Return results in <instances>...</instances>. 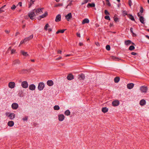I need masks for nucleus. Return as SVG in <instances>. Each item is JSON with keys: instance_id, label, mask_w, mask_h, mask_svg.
<instances>
[{"instance_id": "obj_1", "label": "nucleus", "mask_w": 149, "mask_h": 149, "mask_svg": "<svg viewBox=\"0 0 149 149\" xmlns=\"http://www.w3.org/2000/svg\"><path fill=\"white\" fill-rule=\"evenodd\" d=\"M29 16L30 17V18L32 20L34 19V17L36 16V15L35 13V12L33 11H31L29 13H28Z\"/></svg>"}, {"instance_id": "obj_2", "label": "nucleus", "mask_w": 149, "mask_h": 149, "mask_svg": "<svg viewBox=\"0 0 149 149\" xmlns=\"http://www.w3.org/2000/svg\"><path fill=\"white\" fill-rule=\"evenodd\" d=\"M45 86L44 84L42 82L40 83L38 85V89L39 90L41 91L42 90Z\"/></svg>"}, {"instance_id": "obj_3", "label": "nucleus", "mask_w": 149, "mask_h": 149, "mask_svg": "<svg viewBox=\"0 0 149 149\" xmlns=\"http://www.w3.org/2000/svg\"><path fill=\"white\" fill-rule=\"evenodd\" d=\"M21 86L23 88H26L28 87L29 85L27 81H24L22 82Z\"/></svg>"}, {"instance_id": "obj_4", "label": "nucleus", "mask_w": 149, "mask_h": 149, "mask_svg": "<svg viewBox=\"0 0 149 149\" xmlns=\"http://www.w3.org/2000/svg\"><path fill=\"white\" fill-rule=\"evenodd\" d=\"M42 8H38L37 9H34L33 10V11H34V12H35V14L36 15H38V14H40L41 12H42Z\"/></svg>"}, {"instance_id": "obj_5", "label": "nucleus", "mask_w": 149, "mask_h": 149, "mask_svg": "<svg viewBox=\"0 0 149 149\" xmlns=\"http://www.w3.org/2000/svg\"><path fill=\"white\" fill-rule=\"evenodd\" d=\"M141 91L142 93H146L148 90L147 87L145 86H142L140 88Z\"/></svg>"}, {"instance_id": "obj_6", "label": "nucleus", "mask_w": 149, "mask_h": 149, "mask_svg": "<svg viewBox=\"0 0 149 149\" xmlns=\"http://www.w3.org/2000/svg\"><path fill=\"white\" fill-rule=\"evenodd\" d=\"M119 101L118 100H115L112 102V105L113 106L116 107L118 106L119 104Z\"/></svg>"}, {"instance_id": "obj_7", "label": "nucleus", "mask_w": 149, "mask_h": 149, "mask_svg": "<svg viewBox=\"0 0 149 149\" xmlns=\"http://www.w3.org/2000/svg\"><path fill=\"white\" fill-rule=\"evenodd\" d=\"M72 17V14L71 13H69L65 16V19L67 21H69L70 20Z\"/></svg>"}, {"instance_id": "obj_8", "label": "nucleus", "mask_w": 149, "mask_h": 149, "mask_svg": "<svg viewBox=\"0 0 149 149\" xmlns=\"http://www.w3.org/2000/svg\"><path fill=\"white\" fill-rule=\"evenodd\" d=\"M8 86L11 88H14L15 86V83L13 82H10L8 83Z\"/></svg>"}, {"instance_id": "obj_9", "label": "nucleus", "mask_w": 149, "mask_h": 149, "mask_svg": "<svg viewBox=\"0 0 149 149\" xmlns=\"http://www.w3.org/2000/svg\"><path fill=\"white\" fill-rule=\"evenodd\" d=\"M12 108L13 109H16L18 107V104L16 103H14L12 104Z\"/></svg>"}, {"instance_id": "obj_10", "label": "nucleus", "mask_w": 149, "mask_h": 149, "mask_svg": "<svg viewBox=\"0 0 149 149\" xmlns=\"http://www.w3.org/2000/svg\"><path fill=\"white\" fill-rule=\"evenodd\" d=\"M58 120L59 121H62L64 119L65 116L62 114H60L58 116Z\"/></svg>"}, {"instance_id": "obj_11", "label": "nucleus", "mask_w": 149, "mask_h": 149, "mask_svg": "<svg viewBox=\"0 0 149 149\" xmlns=\"http://www.w3.org/2000/svg\"><path fill=\"white\" fill-rule=\"evenodd\" d=\"M134 86V84L132 83L128 84L127 85V88L129 89L132 88Z\"/></svg>"}, {"instance_id": "obj_12", "label": "nucleus", "mask_w": 149, "mask_h": 149, "mask_svg": "<svg viewBox=\"0 0 149 149\" xmlns=\"http://www.w3.org/2000/svg\"><path fill=\"white\" fill-rule=\"evenodd\" d=\"M48 15V13L47 12H45V13L42 14V15L40 16L38 18V19H40L41 18H43L46 17Z\"/></svg>"}, {"instance_id": "obj_13", "label": "nucleus", "mask_w": 149, "mask_h": 149, "mask_svg": "<svg viewBox=\"0 0 149 149\" xmlns=\"http://www.w3.org/2000/svg\"><path fill=\"white\" fill-rule=\"evenodd\" d=\"M29 88L31 90L33 91L36 88V86L33 84H31L29 86Z\"/></svg>"}, {"instance_id": "obj_14", "label": "nucleus", "mask_w": 149, "mask_h": 149, "mask_svg": "<svg viewBox=\"0 0 149 149\" xmlns=\"http://www.w3.org/2000/svg\"><path fill=\"white\" fill-rule=\"evenodd\" d=\"M61 20V15L60 14L58 15L56 17L55 21L56 22H58Z\"/></svg>"}, {"instance_id": "obj_15", "label": "nucleus", "mask_w": 149, "mask_h": 149, "mask_svg": "<svg viewBox=\"0 0 149 149\" xmlns=\"http://www.w3.org/2000/svg\"><path fill=\"white\" fill-rule=\"evenodd\" d=\"M33 35L32 34L30 36H29L24 38V40H25V42H26L31 39L33 38Z\"/></svg>"}, {"instance_id": "obj_16", "label": "nucleus", "mask_w": 149, "mask_h": 149, "mask_svg": "<svg viewBox=\"0 0 149 149\" xmlns=\"http://www.w3.org/2000/svg\"><path fill=\"white\" fill-rule=\"evenodd\" d=\"M20 61L18 59H16L14 60L13 63V65H15L17 64H20Z\"/></svg>"}, {"instance_id": "obj_17", "label": "nucleus", "mask_w": 149, "mask_h": 149, "mask_svg": "<svg viewBox=\"0 0 149 149\" xmlns=\"http://www.w3.org/2000/svg\"><path fill=\"white\" fill-rule=\"evenodd\" d=\"M67 78L68 80H71L74 79V76L72 74H68Z\"/></svg>"}, {"instance_id": "obj_18", "label": "nucleus", "mask_w": 149, "mask_h": 149, "mask_svg": "<svg viewBox=\"0 0 149 149\" xmlns=\"http://www.w3.org/2000/svg\"><path fill=\"white\" fill-rule=\"evenodd\" d=\"M47 84L48 86H51L54 84V83L52 80H48L47 82Z\"/></svg>"}, {"instance_id": "obj_19", "label": "nucleus", "mask_w": 149, "mask_h": 149, "mask_svg": "<svg viewBox=\"0 0 149 149\" xmlns=\"http://www.w3.org/2000/svg\"><path fill=\"white\" fill-rule=\"evenodd\" d=\"M8 117H10L11 120L13 119L15 117V115L14 113H10Z\"/></svg>"}, {"instance_id": "obj_20", "label": "nucleus", "mask_w": 149, "mask_h": 149, "mask_svg": "<svg viewBox=\"0 0 149 149\" xmlns=\"http://www.w3.org/2000/svg\"><path fill=\"white\" fill-rule=\"evenodd\" d=\"M146 104V100L144 99L141 100L139 102L141 106H143Z\"/></svg>"}, {"instance_id": "obj_21", "label": "nucleus", "mask_w": 149, "mask_h": 149, "mask_svg": "<svg viewBox=\"0 0 149 149\" xmlns=\"http://www.w3.org/2000/svg\"><path fill=\"white\" fill-rule=\"evenodd\" d=\"M89 22V21L88 19L85 18L82 21V24H84L85 23H88Z\"/></svg>"}, {"instance_id": "obj_22", "label": "nucleus", "mask_w": 149, "mask_h": 149, "mask_svg": "<svg viewBox=\"0 0 149 149\" xmlns=\"http://www.w3.org/2000/svg\"><path fill=\"white\" fill-rule=\"evenodd\" d=\"M14 125V123L13 121H10L8 122V125L10 127H12Z\"/></svg>"}, {"instance_id": "obj_23", "label": "nucleus", "mask_w": 149, "mask_h": 149, "mask_svg": "<svg viewBox=\"0 0 149 149\" xmlns=\"http://www.w3.org/2000/svg\"><path fill=\"white\" fill-rule=\"evenodd\" d=\"M132 42L130 40H128L125 41V43L126 45H128L131 43Z\"/></svg>"}, {"instance_id": "obj_24", "label": "nucleus", "mask_w": 149, "mask_h": 149, "mask_svg": "<svg viewBox=\"0 0 149 149\" xmlns=\"http://www.w3.org/2000/svg\"><path fill=\"white\" fill-rule=\"evenodd\" d=\"M95 3H88L87 5V7L88 8H89V7H95Z\"/></svg>"}, {"instance_id": "obj_25", "label": "nucleus", "mask_w": 149, "mask_h": 149, "mask_svg": "<svg viewBox=\"0 0 149 149\" xmlns=\"http://www.w3.org/2000/svg\"><path fill=\"white\" fill-rule=\"evenodd\" d=\"M108 109L106 107H103L102 109V111L103 113H104L107 112L108 111Z\"/></svg>"}, {"instance_id": "obj_26", "label": "nucleus", "mask_w": 149, "mask_h": 149, "mask_svg": "<svg viewBox=\"0 0 149 149\" xmlns=\"http://www.w3.org/2000/svg\"><path fill=\"white\" fill-rule=\"evenodd\" d=\"M128 15V17L130 19H131L133 21H135V20L134 18V17L132 15H131L130 14H129Z\"/></svg>"}, {"instance_id": "obj_27", "label": "nucleus", "mask_w": 149, "mask_h": 149, "mask_svg": "<svg viewBox=\"0 0 149 149\" xmlns=\"http://www.w3.org/2000/svg\"><path fill=\"white\" fill-rule=\"evenodd\" d=\"M36 0H30V3L29 5V8H30L31 6L34 4V2Z\"/></svg>"}, {"instance_id": "obj_28", "label": "nucleus", "mask_w": 149, "mask_h": 149, "mask_svg": "<svg viewBox=\"0 0 149 149\" xmlns=\"http://www.w3.org/2000/svg\"><path fill=\"white\" fill-rule=\"evenodd\" d=\"M70 112L69 110H66L64 112V114L66 116H69L70 115Z\"/></svg>"}, {"instance_id": "obj_29", "label": "nucleus", "mask_w": 149, "mask_h": 149, "mask_svg": "<svg viewBox=\"0 0 149 149\" xmlns=\"http://www.w3.org/2000/svg\"><path fill=\"white\" fill-rule=\"evenodd\" d=\"M139 20L140 22L143 24L144 23V19L143 17V16L140 17H139Z\"/></svg>"}, {"instance_id": "obj_30", "label": "nucleus", "mask_w": 149, "mask_h": 149, "mask_svg": "<svg viewBox=\"0 0 149 149\" xmlns=\"http://www.w3.org/2000/svg\"><path fill=\"white\" fill-rule=\"evenodd\" d=\"M21 54L24 56H26L28 55L26 52H25L23 51H21Z\"/></svg>"}, {"instance_id": "obj_31", "label": "nucleus", "mask_w": 149, "mask_h": 149, "mask_svg": "<svg viewBox=\"0 0 149 149\" xmlns=\"http://www.w3.org/2000/svg\"><path fill=\"white\" fill-rule=\"evenodd\" d=\"M114 81L115 83H118L120 80V78L118 77H116L114 78Z\"/></svg>"}, {"instance_id": "obj_32", "label": "nucleus", "mask_w": 149, "mask_h": 149, "mask_svg": "<svg viewBox=\"0 0 149 149\" xmlns=\"http://www.w3.org/2000/svg\"><path fill=\"white\" fill-rule=\"evenodd\" d=\"M54 110H58L59 109L60 107L58 105H55L54 107Z\"/></svg>"}, {"instance_id": "obj_33", "label": "nucleus", "mask_w": 149, "mask_h": 149, "mask_svg": "<svg viewBox=\"0 0 149 149\" xmlns=\"http://www.w3.org/2000/svg\"><path fill=\"white\" fill-rule=\"evenodd\" d=\"M79 77L82 79L83 80L85 78V75L84 74H81L79 75Z\"/></svg>"}, {"instance_id": "obj_34", "label": "nucleus", "mask_w": 149, "mask_h": 149, "mask_svg": "<svg viewBox=\"0 0 149 149\" xmlns=\"http://www.w3.org/2000/svg\"><path fill=\"white\" fill-rule=\"evenodd\" d=\"M135 48V47L134 46L131 45L130 46L129 48V49L130 50H132L134 49Z\"/></svg>"}, {"instance_id": "obj_35", "label": "nucleus", "mask_w": 149, "mask_h": 149, "mask_svg": "<svg viewBox=\"0 0 149 149\" xmlns=\"http://www.w3.org/2000/svg\"><path fill=\"white\" fill-rule=\"evenodd\" d=\"M63 6V3H58L55 6V7H57L58 6Z\"/></svg>"}, {"instance_id": "obj_36", "label": "nucleus", "mask_w": 149, "mask_h": 149, "mask_svg": "<svg viewBox=\"0 0 149 149\" xmlns=\"http://www.w3.org/2000/svg\"><path fill=\"white\" fill-rule=\"evenodd\" d=\"M106 49L108 51H109L110 49V47L109 45H107L106 47Z\"/></svg>"}, {"instance_id": "obj_37", "label": "nucleus", "mask_w": 149, "mask_h": 149, "mask_svg": "<svg viewBox=\"0 0 149 149\" xmlns=\"http://www.w3.org/2000/svg\"><path fill=\"white\" fill-rule=\"evenodd\" d=\"M88 2L87 0H84V1L83 2H82L81 3V5H83L85 3H87Z\"/></svg>"}, {"instance_id": "obj_38", "label": "nucleus", "mask_w": 149, "mask_h": 149, "mask_svg": "<svg viewBox=\"0 0 149 149\" xmlns=\"http://www.w3.org/2000/svg\"><path fill=\"white\" fill-rule=\"evenodd\" d=\"M16 8V6L15 5H13L11 8V9L12 10H14Z\"/></svg>"}, {"instance_id": "obj_39", "label": "nucleus", "mask_w": 149, "mask_h": 149, "mask_svg": "<svg viewBox=\"0 0 149 149\" xmlns=\"http://www.w3.org/2000/svg\"><path fill=\"white\" fill-rule=\"evenodd\" d=\"M104 18H105V19H107V20H110V18L109 16L108 15H107V16H105L104 17Z\"/></svg>"}, {"instance_id": "obj_40", "label": "nucleus", "mask_w": 149, "mask_h": 149, "mask_svg": "<svg viewBox=\"0 0 149 149\" xmlns=\"http://www.w3.org/2000/svg\"><path fill=\"white\" fill-rule=\"evenodd\" d=\"M49 26V25L48 24H46L44 27V29L45 30H47V27Z\"/></svg>"}, {"instance_id": "obj_41", "label": "nucleus", "mask_w": 149, "mask_h": 149, "mask_svg": "<svg viewBox=\"0 0 149 149\" xmlns=\"http://www.w3.org/2000/svg\"><path fill=\"white\" fill-rule=\"evenodd\" d=\"M66 29H63V30H59V33H63L64 32Z\"/></svg>"}, {"instance_id": "obj_42", "label": "nucleus", "mask_w": 149, "mask_h": 149, "mask_svg": "<svg viewBox=\"0 0 149 149\" xmlns=\"http://www.w3.org/2000/svg\"><path fill=\"white\" fill-rule=\"evenodd\" d=\"M104 13L105 15H109V12L107 11V10H105L104 11Z\"/></svg>"}, {"instance_id": "obj_43", "label": "nucleus", "mask_w": 149, "mask_h": 149, "mask_svg": "<svg viewBox=\"0 0 149 149\" xmlns=\"http://www.w3.org/2000/svg\"><path fill=\"white\" fill-rule=\"evenodd\" d=\"M111 58L113 60H116L117 59V58L115 56H111Z\"/></svg>"}, {"instance_id": "obj_44", "label": "nucleus", "mask_w": 149, "mask_h": 149, "mask_svg": "<svg viewBox=\"0 0 149 149\" xmlns=\"http://www.w3.org/2000/svg\"><path fill=\"white\" fill-rule=\"evenodd\" d=\"M129 1V6H131L132 4V2L131 0H128Z\"/></svg>"}, {"instance_id": "obj_45", "label": "nucleus", "mask_w": 149, "mask_h": 149, "mask_svg": "<svg viewBox=\"0 0 149 149\" xmlns=\"http://www.w3.org/2000/svg\"><path fill=\"white\" fill-rule=\"evenodd\" d=\"M143 7H141L140 10V12L141 13H142L143 12Z\"/></svg>"}, {"instance_id": "obj_46", "label": "nucleus", "mask_w": 149, "mask_h": 149, "mask_svg": "<svg viewBox=\"0 0 149 149\" xmlns=\"http://www.w3.org/2000/svg\"><path fill=\"white\" fill-rule=\"evenodd\" d=\"M27 119H28V117H26V116L25 117H24L22 118V120L24 121L27 120Z\"/></svg>"}, {"instance_id": "obj_47", "label": "nucleus", "mask_w": 149, "mask_h": 149, "mask_svg": "<svg viewBox=\"0 0 149 149\" xmlns=\"http://www.w3.org/2000/svg\"><path fill=\"white\" fill-rule=\"evenodd\" d=\"M15 49H13L11 50V54H13L15 52Z\"/></svg>"}, {"instance_id": "obj_48", "label": "nucleus", "mask_w": 149, "mask_h": 149, "mask_svg": "<svg viewBox=\"0 0 149 149\" xmlns=\"http://www.w3.org/2000/svg\"><path fill=\"white\" fill-rule=\"evenodd\" d=\"M77 37L80 38L81 37L80 34L79 33H77Z\"/></svg>"}, {"instance_id": "obj_49", "label": "nucleus", "mask_w": 149, "mask_h": 149, "mask_svg": "<svg viewBox=\"0 0 149 149\" xmlns=\"http://www.w3.org/2000/svg\"><path fill=\"white\" fill-rule=\"evenodd\" d=\"M95 44L97 46H100L99 43L98 42H95Z\"/></svg>"}, {"instance_id": "obj_50", "label": "nucleus", "mask_w": 149, "mask_h": 149, "mask_svg": "<svg viewBox=\"0 0 149 149\" xmlns=\"http://www.w3.org/2000/svg\"><path fill=\"white\" fill-rule=\"evenodd\" d=\"M137 53H136V52H132L131 53V54L132 55H135L136 54H137Z\"/></svg>"}, {"instance_id": "obj_51", "label": "nucleus", "mask_w": 149, "mask_h": 149, "mask_svg": "<svg viewBox=\"0 0 149 149\" xmlns=\"http://www.w3.org/2000/svg\"><path fill=\"white\" fill-rule=\"evenodd\" d=\"M25 40H22L21 42H20V45H19V46H20V44H22L23 43H24V42H25Z\"/></svg>"}, {"instance_id": "obj_52", "label": "nucleus", "mask_w": 149, "mask_h": 149, "mask_svg": "<svg viewBox=\"0 0 149 149\" xmlns=\"http://www.w3.org/2000/svg\"><path fill=\"white\" fill-rule=\"evenodd\" d=\"M4 11L1 8H0V13H1Z\"/></svg>"}, {"instance_id": "obj_53", "label": "nucleus", "mask_w": 149, "mask_h": 149, "mask_svg": "<svg viewBox=\"0 0 149 149\" xmlns=\"http://www.w3.org/2000/svg\"><path fill=\"white\" fill-rule=\"evenodd\" d=\"M130 32L132 33V34H134V33H133V28H131L130 29Z\"/></svg>"}, {"instance_id": "obj_54", "label": "nucleus", "mask_w": 149, "mask_h": 149, "mask_svg": "<svg viewBox=\"0 0 149 149\" xmlns=\"http://www.w3.org/2000/svg\"><path fill=\"white\" fill-rule=\"evenodd\" d=\"M107 4L109 6H111V4L109 2H107Z\"/></svg>"}, {"instance_id": "obj_55", "label": "nucleus", "mask_w": 149, "mask_h": 149, "mask_svg": "<svg viewBox=\"0 0 149 149\" xmlns=\"http://www.w3.org/2000/svg\"><path fill=\"white\" fill-rule=\"evenodd\" d=\"M18 95L20 97L22 96V92L21 93H20V92H19L18 93Z\"/></svg>"}, {"instance_id": "obj_56", "label": "nucleus", "mask_w": 149, "mask_h": 149, "mask_svg": "<svg viewBox=\"0 0 149 149\" xmlns=\"http://www.w3.org/2000/svg\"><path fill=\"white\" fill-rule=\"evenodd\" d=\"M95 26L96 27H98L99 26V25L97 23L95 24Z\"/></svg>"}, {"instance_id": "obj_57", "label": "nucleus", "mask_w": 149, "mask_h": 149, "mask_svg": "<svg viewBox=\"0 0 149 149\" xmlns=\"http://www.w3.org/2000/svg\"><path fill=\"white\" fill-rule=\"evenodd\" d=\"M58 54H61L62 53V51L61 50H59L58 51Z\"/></svg>"}, {"instance_id": "obj_58", "label": "nucleus", "mask_w": 149, "mask_h": 149, "mask_svg": "<svg viewBox=\"0 0 149 149\" xmlns=\"http://www.w3.org/2000/svg\"><path fill=\"white\" fill-rule=\"evenodd\" d=\"M79 45L80 46H81L83 45V44L82 43H81V42H80L79 43Z\"/></svg>"}, {"instance_id": "obj_59", "label": "nucleus", "mask_w": 149, "mask_h": 149, "mask_svg": "<svg viewBox=\"0 0 149 149\" xmlns=\"http://www.w3.org/2000/svg\"><path fill=\"white\" fill-rule=\"evenodd\" d=\"M123 14H125V15H127V12L125 11H123Z\"/></svg>"}, {"instance_id": "obj_60", "label": "nucleus", "mask_w": 149, "mask_h": 149, "mask_svg": "<svg viewBox=\"0 0 149 149\" xmlns=\"http://www.w3.org/2000/svg\"><path fill=\"white\" fill-rule=\"evenodd\" d=\"M18 4L19 5V6H22V3L21 2H19V3H18Z\"/></svg>"}, {"instance_id": "obj_61", "label": "nucleus", "mask_w": 149, "mask_h": 149, "mask_svg": "<svg viewBox=\"0 0 149 149\" xmlns=\"http://www.w3.org/2000/svg\"><path fill=\"white\" fill-rule=\"evenodd\" d=\"M61 58H62V57H61V56H60L59 57H58V58H56V60H59V59H61Z\"/></svg>"}, {"instance_id": "obj_62", "label": "nucleus", "mask_w": 149, "mask_h": 149, "mask_svg": "<svg viewBox=\"0 0 149 149\" xmlns=\"http://www.w3.org/2000/svg\"><path fill=\"white\" fill-rule=\"evenodd\" d=\"M118 19V18H115L114 20L116 22L117 21Z\"/></svg>"}, {"instance_id": "obj_63", "label": "nucleus", "mask_w": 149, "mask_h": 149, "mask_svg": "<svg viewBox=\"0 0 149 149\" xmlns=\"http://www.w3.org/2000/svg\"><path fill=\"white\" fill-rule=\"evenodd\" d=\"M48 31L49 32L52 31V30L51 28H49L48 29Z\"/></svg>"}, {"instance_id": "obj_64", "label": "nucleus", "mask_w": 149, "mask_h": 149, "mask_svg": "<svg viewBox=\"0 0 149 149\" xmlns=\"http://www.w3.org/2000/svg\"><path fill=\"white\" fill-rule=\"evenodd\" d=\"M137 15L139 17H141V15H140L139 13H137Z\"/></svg>"}]
</instances>
